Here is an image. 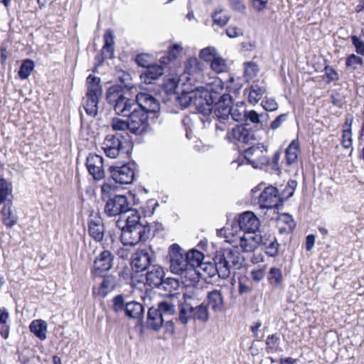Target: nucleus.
Returning <instances> with one entry per match:
<instances>
[{
	"label": "nucleus",
	"mask_w": 364,
	"mask_h": 364,
	"mask_svg": "<svg viewBox=\"0 0 364 364\" xmlns=\"http://www.w3.org/2000/svg\"><path fill=\"white\" fill-rule=\"evenodd\" d=\"M203 65L196 58H190L185 65L184 72L179 78H170L167 80L169 90L176 91L180 85L185 86H196L195 83L199 82L203 77Z\"/></svg>",
	"instance_id": "f257e3e1"
},
{
	"label": "nucleus",
	"mask_w": 364,
	"mask_h": 364,
	"mask_svg": "<svg viewBox=\"0 0 364 364\" xmlns=\"http://www.w3.org/2000/svg\"><path fill=\"white\" fill-rule=\"evenodd\" d=\"M127 90L118 85H112L107 90V101L113 105L117 114L127 117L136 107L135 100L129 98Z\"/></svg>",
	"instance_id": "f03ea898"
},
{
	"label": "nucleus",
	"mask_w": 364,
	"mask_h": 364,
	"mask_svg": "<svg viewBox=\"0 0 364 364\" xmlns=\"http://www.w3.org/2000/svg\"><path fill=\"white\" fill-rule=\"evenodd\" d=\"M260 225L259 219L253 212L245 211L240 214L233 221L232 232H228L229 230L227 228H223L218 230V234L220 235H224L226 238V241L232 243L235 240L230 238L229 235L234 236L233 231L237 232V230H234V229L239 228L240 230L244 232V233H258Z\"/></svg>",
	"instance_id": "7ed1b4c3"
},
{
	"label": "nucleus",
	"mask_w": 364,
	"mask_h": 364,
	"mask_svg": "<svg viewBox=\"0 0 364 364\" xmlns=\"http://www.w3.org/2000/svg\"><path fill=\"white\" fill-rule=\"evenodd\" d=\"M181 87V94L177 97L178 103L181 107L186 108L191 105H194L198 111L205 117H208L210 114V109L205 106L199 87L197 86H185L180 85Z\"/></svg>",
	"instance_id": "20e7f679"
},
{
	"label": "nucleus",
	"mask_w": 364,
	"mask_h": 364,
	"mask_svg": "<svg viewBox=\"0 0 364 364\" xmlns=\"http://www.w3.org/2000/svg\"><path fill=\"white\" fill-rule=\"evenodd\" d=\"M214 260L218 262L223 279L229 277L232 268L240 269L243 262V258L239 252L230 248L217 252Z\"/></svg>",
	"instance_id": "39448f33"
},
{
	"label": "nucleus",
	"mask_w": 364,
	"mask_h": 364,
	"mask_svg": "<svg viewBox=\"0 0 364 364\" xmlns=\"http://www.w3.org/2000/svg\"><path fill=\"white\" fill-rule=\"evenodd\" d=\"M200 92L205 106L207 105L213 111V104L220 98L224 92V83L219 77H214L210 82H205V87H199Z\"/></svg>",
	"instance_id": "423d86ee"
},
{
	"label": "nucleus",
	"mask_w": 364,
	"mask_h": 364,
	"mask_svg": "<svg viewBox=\"0 0 364 364\" xmlns=\"http://www.w3.org/2000/svg\"><path fill=\"white\" fill-rule=\"evenodd\" d=\"M244 156L248 164L255 168H262L269 162L267 146L263 144H257L245 149Z\"/></svg>",
	"instance_id": "0eeeda50"
},
{
	"label": "nucleus",
	"mask_w": 364,
	"mask_h": 364,
	"mask_svg": "<svg viewBox=\"0 0 364 364\" xmlns=\"http://www.w3.org/2000/svg\"><path fill=\"white\" fill-rule=\"evenodd\" d=\"M170 271L176 274L188 272L186 252L177 244H173L168 249Z\"/></svg>",
	"instance_id": "6e6552de"
},
{
	"label": "nucleus",
	"mask_w": 364,
	"mask_h": 364,
	"mask_svg": "<svg viewBox=\"0 0 364 364\" xmlns=\"http://www.w3.org/2000/svg\"><path fill=\"white\" fill-rule=\"evenodd\" d=\"M129 210L131 204L124 195H116L109 198L105 207V212L109 217L122 215Z\"/></svg>",
	"instance_id": "1a4fd4ad"
},
{
	"label": "nucleus",
	"mask_w": 364,
	"mask_h": 364,
	"mask_svg": "<svg viewBox=\"0 0 364 364\" xmlns=\"http://www.w3.org/2000/svg\"><path fill=\"white\" fill-rule=\"evenodd\" d=\"M127 117H129L128 124L131 132L141 134L147 130L149 123L148 114L144 110L134 107Z\"/></svg>",
	"instance_id": "9d476101"
},
{
	"label": "nucleus",
	"mask_w": 364,
	"mask_h": 364,
	"mask_svg": "<svg viewBox=\"0 0 364 364\" xmlns=\"http://www.w3.org/2000/svg\"><path fill=\"white\" fill-rule=\"evenodd\" d=\"M214 103L210 114H213L221 124H225L230 119L232 97L230 94H223Z\"/></svg>",
	"instance_id": "9b49d317"
},
{
	"label": "nucleus",
	"mask_w": 364,
	"mask_h": 364,
	"mask_svg": "<svg viewBox=\"0 0 364 364\" xmlns=\"http://www.w3.org/2000/svg\"><path fill=\"white\" fill-rule=\"evenodd\" d=\"M122 136L118 134H107L102 144V148L107 157L117 158L124 151V141Z\"/></svg>",
	"instance_id": "f8f14e48"
},
{
	"label": "nucleus",
	"mask_w": 364,
	"mask_h": 364,
	"mask_svg": "<svg viewBox=\"0 0 364 364\" xmlns=\"http://www.w3.org/2000/svg\"><path fill=\"white\" fill-rule=\"evenodd\" d=\"M258 204L263 209L278 208L282 205L278 190L272 186L265 188L259 196Z\"/></svg>",
	"instance_id": "ddd939ff"
},
{
	"label": "nucleus",
	"mask_w": 364,
	"mask_h": 364,
	"mask_svg": "<svg viewBox=\"0 0 364 364\" xmlns=\"http://www.w3.org/2000/svg\"><path fill=\"white\" fill-rule=\"evenodd\" d=\"M146 227L136 226L132 228H122L121 241L124 245L134 246L146 237Z\"/></svg>",
	"instance_id": "4468645a"
},
{
	"label": "nucleus",
	"mask_w": 364,
	"mask_h": 364,
	"mask_svg": "<svg viewBox=\"0 0 364 364\" xmlns=\"http://www.w3.org/2000/svg\"><path fill=\"white\" fill-rule=\"evenodd\" d=\"M131 164H124L121 166H111L110 173L113 180L120 184H130L134 179V171Z\"/></svg>",
	"instance_id": "2eb2a0df"
},
{
	"label": "nucleus",
	"mask_w": 364,
	"mask_h": 364,
	"mask_svg": "<svg viewBox=\"0 0 364 364\" xmlns=\"http://www.w3.org/2000/svg\"><path fill=\"white\" fill-rule=\"evenodd\" d=\"M135 102L137 109H143L147 114L148 113H156L160 109L159 102L152 95L146 92L137 94Z\"/></svg>",
	"instance_id": "dca6fc26"
},
{
	"label": "nucleus",
	"mask_w": 364,
	"mask_h": 364,
	"mask_svg": "<svg viewBox=\"0 0 364 364\" xmlns=\"http://www.w3.org/2000/svg\"><path fill=\"white\" fill-rule=\"evenodd\" d=\"M114 255L108 250H105L95 259L93 273L96 276L102 277L113 266Z\"/></svg>",
	"instance_id": "f3484780"
},
{
	"label": "nucleus",
	"mask_w": 364,
	"mask_h": 364,
	"mask_svg": "<svg viewBox=\"0 0 364 364\" xmlns=\"http://www.w3.org/2000/svg\"><path fill=\"white\" fill-rule=\"evenodd\" d=\"M86 166L88 172L95 180H101L105 177L103 159L102 156L90 154L87 158Z\"/></svg>",
	"instance_id": "a211bd4d"
},
{
	"label": "nucleus",
	"mask_w": 364,
	"mask_h": 364,
	"mask_svg": "<svg viewBox=\"0 0 364 364\" xmlns=\"http://www.w3.org/2000/svg\"><path fill=\"white\" fill-rule=\"evenodd\" d=\"M156 309L166 320V331L173 333L175 328L172 318L176 314L175 305L170 301H163L157 304Z\"/></svg>",
	"instance_id": "6ab92c4d"
},
{
	"label": "nucleus",
	"mask_w": 364,
	"mask_h": 364,
	"mask_svg": "<svg viewBox=\"0 0 364 364\" xmlns=\"http://www.w3.org/2000/svg\"><path fill=\"white\" fill-rule=\"evenodd\" d=\"M152 254L146 250H138L132 256V266L136 272L146 269L152 262Z\"/></svg>",
	"instance_id": "aec40b11"
},
{
	"label": "nucleus",
	"mask_w": 364,
	"mask_h": 364,
	"mask_svg": "<svg viewBox=\"0 0 364 364\" xmlns=\"http://www.w3.org/2000/svg\"><path fill=\"white\" fill-rule=\"evenodd\" d=\"M104 46L102 55L96 57L97 65H101L105 58H112L114 53V36L111 29H107L104 34Z\"/></svg>",
	"instance_id": "412c9836"
},
{
	"label": "nucleus",
	"mask_w": 364,
	"mask_h": 364,
	"mask_svg": "<svg viewBox=\"0 0 364 364\" xmlns=\"http://www.w3.org/2000/svg\"><path fill=\"white\" fill-rule=\"evenodd\" d=\"M240 246L243 252H254L262 241V235L259 233H243L240 237Z\"/></svg>",
	"instance_id": "4be33fe9"
},
{
	"label": "nucleus",
	"mask_w": 364,
	"mask_h": 364,
	"mask_svg": "<svg viewBox=\"0 0 364 364\" xmlns=\"http://www.w3.org/2000/svg\"><path fill=\"white\" fill-rule=\"evenodd\" d=\"M208 306L215 313H221L225 310V300L220 290L214 289L207 294Z\"/></svg>",
	"instance_id": "5701e85b"
},
{
	"label": "nucleus",
	"mask_w": 364,
	"mask_h": 364,
	"mask_svg": "<svg viewBox=\"0 0 364 364\" xmlns=\"http://www.w3.org/2000/svg\"><path fill=\"white\" fill-rule=\"evenodd\" d=\"M204 279L213 277L216 274L219 277L222 278L220 270L218 267V262L214 260L212 262H203L198 269H196L195 273Z\"/></svg>",
	"instance_id": "b1692460"
},
{
	"label": "nucleus",
	"mask_w": 364,
	"mask_h": 364,
	"mask_svg": "<svg viewBox=\"0 0 364 364\" xmlns=\"http://www.w3.org/2000/svg\"><path fill=\"white\" fill-rule=\"evenodd\" d=\"M88 231L90 235L96 241L100 242L104 237V225L102 220L98 216H94L89 220Z\"/></svg>",
	"instance_id": "393cba45"
},
{
	"label": "nucleus",
	"mask_w": 364,
	"mask_h": 364,
	"mask_svg": "<svg viewBox=\"0 0 364 364\" xmlns=\"http://www.w3.org/2000/svg\"><path fill=\"white\" fill-rule=\"evenodd\" d=\"M147 325L153 330L157 331L161 327L166 328V320L156 308L151 307L148 311Z\"/></svg>",
	"instance_id": "a878e982"
},
{
	"label": "nucleus",
	"mask_w": 364,
	"mask_h": 364,
	"mask_svg": "<svg viewBox=\"0 0 364 364\" xmlns=\"http://www.w3.org/2000/svg\"><path fill=\"white\" fill-rule=\"evenodd\" d=\"M164 277L163 269L159 266H153L146 273V284L151 287H159L162 284Z\"/></svg>",
	"instance_id": "bb28decb"
},
{
	"label": "nucleus",
	"mask_w": 364,
	"mask_h": 364,
	"mask_svg": "<svg viewBox=\"0 0 364 364\" xmlns=\"http://www.w3.org/2000/svg\"><path fill=\"white\" fill-rule=\"evenodd\" d=\"M164 74V67L157 64L150 65L140 75L141 80L146 84H151L152 80L157 79Z\"/></svg>",
	"instance_id": "cd10ccee"
},
{
	"label": "nucleus",
	"mask_w": 364,
	"mask_h": 364,
	"mask_svg": "<svg viewBox=\"0 0 364 364\" xmlns=\"http://www.w3.org/2000/svg\"><path fill=\"white\" fill-rule=\"evenodd\" d=\"M186 257L188 263V273H195L196 269H198L203 263V255L198 250H192L186 252Z\"/></svg>",
	"instance_id": "c85d7f7f"
},
{
	"label": "nucleus",
	"mask_w": 364,
	"mask_h": 364,
	"mask_svg": "<svg viewBox=\"0 0 364 364\" xmlns=\"http://www.w3.org/2000/svg\"><path fill=\"white\" fill-rule=\"evenodd\" d=\"M117 284L116 277L112 275H107L104 277L99 287L95 289L94 292L102 297H105L111 292Z\"/></svg>",
	"instance_id": "c756f323"
},
{
	"label": "nucleus",
	"mask_w": 364,
	"mask_h": 364,
	"mask_svg": "<svg viewBox=\"0 0 364 364\" xmlns=\"http://www.w3.org/2000/svg\"><path fill=\"white\" fill-rule=\"evenodd\" d=\"M87 93L86 95L101 97L102 89L100 85V79L98 77L90 75L87 77Z\"/></svg>",
	"instance_id": "7c9ffc66"
},
{
	"label": "nucleus",
	"mask_w": 364,
	"mask_h": 364,
	"mask_svg": "<svg viewBox=\"0 0 364 364\" xmlns=\"http://www.w3.org/2000/svg\"><path fill=\"white\" fill-rule=\"evenodd\" d=\"M2 220L4 224L9 228L14 226L18 221V217L12 208V203L9 201L2 209Z\"/></svg>",
	"instance_id": "2f4dec72"
},
{
	"label": "nucleus",
	"mask_w": 364,
	"mask_h": 364,
	"mask_svg": "<svg viewBox=\"0 0 364 364\" xmlns=\"http://www.w3.org/2000/svg\"><path fill=\"white\" fill-rule=\"evenodd\" d=\"M265 249V252L270 257H274L278 254L279 244L274 236L264 235L262 236V241L259 244Z\"/></svg>",
	"instance_id": "473e14b6"
},
{
	"label": "nucleus",
	"mask_w": 364,
	"mask_h": 364,
	"mask_svg": "<svg viewBox=\"0 0 364 364\" xmlns=\"http://www.w3.org/2000/svg\"><path fill=\"white\" fill-rule=\"evenodd\" d=\"M100 97L85 95L82 99V105L86 113L91 117H95L98 112V103Z\"/></svg>",
	"instance_id": "72a5a7b5"
},
{
	"label": "nucleus",
	"mask_w": 364,
	"mask_h": 364,
	"mask_svg": "<svg viewBox=\"0 0 364 364\" xmlns=\"http://www.w3.org/2000/svg\"><path fill=\"white\" fill-rule=\"evenodd\" d=\"M47 327V323L41 319L33 320L29 326L31 332L41 341L46 339Z\"/></svg>",
	"instance_id": "f704fd0d"
},
{
	"label": "nucleus",
	"mask_w": 364,
	"mask_h": 364,
	"mask_svg": "<svg viewBox=\"0 0 364 364\" xmlns=\"http://www.w3.org/2000/svg\"><path fill=\"white\" fill-rule=\"evenodd\" d=\"M231 134L234 139L242 143L247 144L253 139V136L251 134L250 131L241 125L233 128Z\"/></svg>",
	"instance_id": "c9c22d12"
},
{
	"label": "nucleus",
	"mask_w": 364,
	"mask_h": 364,
	"mask_svg": "<svg viewBox=\"0 0 364 364\" xmlns=\"http://www.w3.org/2000/svg\"><path fill=\"white\" fill-rule=\"evenodd\" d=\"M353 117L349 116L346 117L345 124L343 126L342 134V145L346 149H349L352 146V124Z\"/></svg>",
	"instance_id": "e433bc0d"
},
{
	"label": "nucleus",
	"mask_w": 364,
	"mask_h": 364,
	"mask_svg": "<svg viewBox=\"0 0 364 364\" xmlns=\"http://www.w3.org/2000/svg\"><path fill=\"white\" fill-rule=\"evenodd\" d=\"M178 320L183 325L193 320V306L188 303H183L179 306Z\"/></svg>",
	"instance_id": "4c0bfd02"
},
{
	"label": "nucleus",
	"mask_w": 364,
	"mask_h": 364,
	"mask_svg": "<svg viewBox=\"0 0 364 364\" xmlns=\"http://www.w3.org/2000/svg\"><path fill=\"white\" fill-rule=\"evenodd\" d=\"M267 88L257 84L252 85L250 87L248 93V102L252 105L257 104L266 93Z\"/></svg>",
	"instance_id": "58836bf2"
},
{
	"label": "nucleus",
	"mask_w": 364,
	"mask_h": 364,
	"mask_svg": "<svg viewBox=\"0 0 364 364\" xmlns=\"http://www.w3.org/2000/svg\"><path fill=\"white\" fill-rule=\"evenodd\" d=\"M125 314L127 316L133 318H138L142 315L144 311V306L139 302H128L124 307Z\"/></svg>",
	"instance_id": "ea45409f"
},
{
	"label": "nucleus",
	"mask_w": 364,
	"mask_h": 364,
	"mask_svg": "<svg viewBox=\"0 0 364 364\" xmlns=\"http://www.w3.org/2000/svg\"><path fill=\"white\" fill-rule=\"evenodd\" d=\"M129 212H130V215L126 218L124 226H122L123 221L121 219L117 221V225L119 228H132L136 226H144L139 223L140 217L136 211L131 209Z\"/></svg>",
	"instance_id": "a19ab883"
},
{
	"label": "nucleus",
	"mask_w": 364,
	"mask_h": 364,
	"mask_svg": "<svg viewBox=\"0 0 364 364\" xmlns=\"http://www.w3.org/2000/svg\"><path fill=\"white\" fill-rule=\"evenodd\" d=\"M182 50L183 47L181 44H173L172 46L169 47L167 55L161 58V63L162 64L166 65L171 61L178 58L181 56Z\"/></svg>",
	"instance_id": "79ce46f5"
},
{
	"label": "nucleus",
	"mask_w": 364,
	"mask_h": 364,
	"mask_svg": "<svg viewBox=\"0 0 364 364\" xmlns=\"http://www.w3.org/2000/svg\"><path fill=\"white\" fill-rule=\"evenodd\" d=\"M193 320L205 323L209 319V310L208 306L201 304L196 307L193 306Z\"/></svg>",
	"instance_id": "37998d69"
},
{
	"label": "nucleus",
	"mask_w": 364,
	"mask_h": 364,
	"mask_svg": "<svg viewBox=\"0 0 364 364\" xmlns=\"http://www.w3.org/2000/svg\"><path fill=\"white\" fill-rule=\"evenodd\" d=\"M299 147V143L296 141H292L287 148L285 156L287 164L288 165L295 164L297 161Z\"/></svg>",
	"instance_id": "c03bdc74"
},
{
	"label": "nucleus",
	"mask_w": 364,
	"mask_h": 364,
	"mask_svg": "<svg viewBox=\"0 0 364 364\" xmlns=\"http://www.w3.org/2000/svg\"><path fill=\"white\" fill-rule=\"evenodd\" d=\"M12 193V184L4 178H0V205L5 203Z\"/></svg>",
	"instance_id": "a18cd8bd"
},
{
	"label": "nucleus",
	"mask_w": 364,
	"mask_h": 364,
	"mask_svg": "<svg viewBox=\"0 0 364 364\" xmlns=\"http://www.w3.org/2000/svg\"><path fill=\"white\" fill-rule=\"evenodd\" d=\"M210 68L215 73H222L228 70V64L226 60L222 58L220 55H217L210 62Z\"/></svg>",
	"instance_id": "49530a36"
},
{
	"label": "nucleus",
	"mask_w": 364,
	"mask_h": 364,
	"mask_svg": "<svg viewBox=\"0 0 364 364\" xmlns=\"http://www.w3.org/2000/svg\"><path fill=\"white\" fill-rule=\"evenodd\" d=\"M218 55L215 47L208 46L200 50L199 58L205 62L210 63Z\"/></svg>",
	"instance_id": "de8ad7c7"
},
{
	"label": "nucleus",
	"mask_w": 364,
	"mask_h": 364,
	"mask_svg": "<svg viewBox=\"0 0 364 364\" xmlns=\"http://www.w3.org/2000/svg\"><path fill=\"white\" fill-rule=\"evenodd\" d=\"M110 127L114 132H125L129 130L128 120H125L118 117H114L110 121Z\"/></svg>",
	"instance_id": "09e8293b"
},
{
	"label": "nucleus",
	"mask_w": 364,
	"mask_h": 364,
	"mask_svg": "<svg viewBox=\"0 0 364 364\" xmlns=\"http://www.w3.org/2000/svg\"><path fill=\"white\" fill-rule=\"evenodd\" d=\"M33 68L34 63L33 62V60L29 59L24 60L19 69V77L23 80L27 79L31 75Z\"/></svg>",
	"instance_id": "8fccbe9b"
},
{
	"label": "nucleus",
	"mask_w": 364,
	"mask_h": 364,
	"mask_svg": "<svg viewBox=\"0 0 364 364\" xmlns=\"http://www.w3.org/2000/svg\"><path fill=\"white\" fill-rule=\"evenodd\" d=\"M246 110L242 104L236 105L234 107H230V117L235 121L240 122L245 119Z\"/></svg>",
	"instance_id": "3c124183"
},
{
	"label": "nucleus",
	"mask_w": 364,
	"mask_h": 364,
	"mask_svg": "<svg viewBox=\"0 0 364 364\" xmlns=\"http://www.w3.org/2000/svg\"><path fill=\"white\" fill-rule=\"evenodd\" d=\"M212 18L213 23L221 27L225 26L230 18L228 15L223 14V10L220 9L215 11L212 14Z\"/></svg>",
	"instance_id": "603ef678"
},
{
	"label": "nucleus",
	"mask_w": 364,
	"mask_h": 364,
	"mask_svg": "<svg viewBox=\"0 0 364 364\" xmlns=\"http://www.w3.org/2000/svg\"><path fill=\"white\" fill-rule=\"evenodd\" d=\"M278 225H280L282 223L286 224V227H283L282 229L287 231V230H292L295 226V224L294 223V220L291 218V216L289 214H282L279 216L278 218Z\"/></svg>",
	"instance_id": "864d4df0"
},
{
	"label": "nucleus",
	"mask_w": 364,
	"mask_h": 364,
	"mask_svg": "<svg viewBox=\"0 0 364 364\" xmlns=\"http://www.w3.org/2000/svg\"><path fill=\"white\" fill-rule=\"evenodd\" d=\"M258 72V67L255 63H245L244 75L247 80L252 79Z\"/></svg>",
	"instance_id": "5fc2aeb1"
},
{
	"label": "nucleus",
	"mask_w": 364,
	"mask_h": 364,
	"mask_svg": "<svg viewBox=\"0 0 364 364\" xmlns=\"http://www.w3.org/2000/svg\"><path fill=\"white\" fill-rule=\"evenodd\" d=\"M116 186L111 182H105L101 187L102 198L103 200L111 198L112 194L114 192Z\"/></svg>",
	"instance_id": "6e6d98bb"
},
{
	"label": "nucleus",
	"mask_w": 364,
	"mask_h": 364,
	"mask_svg": "<svg viewBox=\"0 0 364 364\" xmlns=\"http://www.w3.org/2000/svg\"><path fill=\"white\" fill-rule=\"evenodd\" d=\"M283 277L282 271L279 268L272 267L269 270V280L275 285L280 284L282 282Z\"/></svg>",
	"instance_id": "4d7b16f0"
},
{
	"label": "nucleus",
	"mask_w": 364,
	"mask_h": 364,
	"mask_svg": "<svg viewBox=\"0 0 364 364\" xmlns=\"http://www.w3.org/2000/svg\"><path fill=\"white\" fill-rule=\"evenodd\" d=\"M262 106L268 112H273L277 109L278 104L273 98L265 97L262 102Z\"/></svg>",
	"instance_id": "13d9d810"
},
{
	"label": "nucleus",
	"mask_w": 364,
	"mask_h": 364,
	"mask_svg": "<svg viewBox=\"0 0 364 364\" xmlns=\"http://www.w3.org/2000/svg\"><path fill=\"white\" fill-rule=\"evenodd\" d=\"M351 41L355 48L357 53L364 56V42L356 36H351Z\"/></svg>",
	"instance_id": "bf43d9fd"
},
{
	"label": "nucleus",
	"mask_w": 364,
	"mask_h": 364,
	"mask_svg": "<svg viewBox=\"0 0 364 364\" xmlns=\"http://www.w3.org/2000/svg\"><path fill=\"white\" fill-rule=\"evenodd\" d=\"M266 344L269 348L277 350L279 346V338L276 334H272L267 336Z\"/></svg>",
	"instance_id": "052dcab7"
},
{
	"label": "nucleus",
	"mask_w": 364,
	"mask_h": 364,
	"mask_svg": "<svg viewBox=\"0 0 364 364\" xmlns=\"http://www.w3.org/2000/svg\"><path fill=\"white\" fill-rule=\"evenodd\" d=\"M363 63L362 58L355 54H351L346 60V64L348 67L355 68L357 65H361Z\"/></svg>",
	"instance_id": "680f3d73"
},
{
	"label": "nucleus",
	"mask_w": 364,
	"mask_h": 364,
	"mask_svg": "<svg viewBox=\"0 0 364 364\" xmlns=\"http://www.w3.org/2000/svg\"><path fill=\"white\" fill-rule=\"evenodd\" d=\"M149 56L146 54H139L136 57V63L138 65L147 68L150 65Z\"/></svg>",
	"instance_id": "e2e57ef3"
},
{
	"label": "nucleus",
	"mask_w": 364,
	"mask_h": 364,
	"mask_svg": "<svg viewBox=\"0 0 364 364\" xmlns=\"http://www.w3.org/2000/svg\"><path fill=\"white\" fill-rule=\"evenodd\" d=\"M262 116V115H259L256 111L250 110L249 112L246 111L245 118L254 124H259L260 123L259 117Z\"/></svg>",
	"instance_id": "0e129e2a"
},
{
	"label": "nucleus",
	"mask_w": 364,
	"mask_h": 364,
	"mask_svg": "<svg viewBox=\"0 0 364 364\" xmlns=\"http://www.w3.org/2000/svg\"><path fill=\"white\" fill-rule=\"evenodd\" d=\"M124 299L121 295L117 296L113 299V308L114 311H119L124 309Z\"/></svg>",
	"instance_id": "69168bd1"
},
{
	"label": "nucleus",
	"mask_w": 364,
	"mask_h": 364,
	"mask_svg": "<svg viewBox=\"0 0 364 364\" xmlns=\"http://www.w3.org/2000/svg\"><path fill=\"white\" fill-rule=\"evenodd\" d=\"M264 276L265 272L262 269H253L251 272L252 279L256 282H260L264 279Z\"/></svg>",
	"instance_id": "338daca9"
},
{
	"label": "nucleus",
	"mask_w": 364,
	"mask_h": 364,
	"mask_svg": "<svg viewBox=\"0 0 364 364\" xmlns=\"http://www.w3.org/2000/svg\"><path fill=\"white\" fill-rule=\"evenodd\" d=\"M226 33L231 38L238 37L242 34V30L240 28L232 26L227 28Z\"/></svg>",
	"instance_id": "774afa93"
}]
</instances>
